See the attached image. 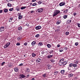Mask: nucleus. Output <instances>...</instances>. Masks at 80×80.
<instances>
[{
  "label": "nucleus",
  "mask_w": 80,
  "mask_h": 80,
  "mask_svg": "<svg viewBox=\"0 0 80 80\" xmlns=\"http://www.w3.org/2000/svg\"><path fill=\"white\" fill-rule=\"evenodd\" d=\"M52 57H53V55H49L48 56L47 58H50Z\"/></svg>",
  "instance_id": "obj_20"
},
{
  "label": "nucleus",
  "mask_w": 80,
  "mask_h": 80,
  "mask_svg": "<svg viewBox=\"0 0 80 80\" xmlns=\"http://www.w3.org/2000/svg\"><path fill=\"white\" fill-rule=\"evenodd\" d=\"M34 12V11H32L31 12V13H33Z\"/></svg>",
  "instance_id": "obj_56"
},
{
  "label": "nucleus",
  "mask_w": 80,
  "mask_h": 80,
  "mask_svg": "<svg viewBox=\"0 0 80 80\" xmlns=\"http://www.w3.org/2000/svg\"><path fill=\"white\" fill-rule=\"evenodd\" d=\"M37 11H38V12L41 13V12H42L43 11V8H38L37 9Z\"/></svg>",
  "instance_id": "obj_2"
},
{
  "label": "nucleus",
  "mask_w": 80,
  "mask_h": 80,
  "mask_svg": "<svg viewBox=\"0 0 80 80\" xmlns=\"http://www.w3.org/2000/svg\"><path fill=\"white\" fill-rule=\"evenodd\" d=\"M42 3L43 2H42L39 1L38 2V3L39 4V5H40V4H41V3Z\"/></svg>",
  "instance_id": "obj_36"
},
{
  "label": "nucleus",
  "mask_w": 80,
  "mask_h": 80,
  "mask_svg": "<svg viewBox=\"0 0 80 80\" xmlns=\"http://www.w3.org/2000/svg\"><path fill=\"white\" fill-rule=\"evenodd\" d=\"M20 44L19 42H18L16 44V45H20Z\"/></svg>",
  "instance_id": "obj_52"
},
{
  "label": "nucleus",
  "mask_w": 80,
  "mask_h": 80,
  "mask_svg": "<svg viewBox=\"0 0 80 80\" xmlns=\"http://www.w3.org/2000/svg\"><path fill=\"white\" fill-rule=\"evenodd\" d=\"M68 10L66 9V10H65V13H67V12H68Z\"/></svg>",
  "instance_id": "obj_51"
},
{
  "label": "nucleus",
  "mask_w": 80,
  "mask_h": 80,
  "mask_svg": "<svg viewBox=\"0 0 80 80\" xmlns=\"http://www.w3.org/2000/svg\"><path fill=\"white\" fill-rule=\"evenodd\" d=\"M26 72H30V69L29 68L27 69L26 70Z\"/></svg>",
  "instance_id": "obj_32"
},
{
  "label": "nucleus",
  "mask_w": 80,
  "mask_h": 80,
  "mask_svg": "<svg viewBox=\"0 0 80 80\" xmlns=\"http://www.w3.org/2000/svg\"><path fill=\"white\" fill-rule=\"evenodd\" d=\"M53 51L52 50L51 51H50L49 53H50V54H51V53H53Z\"/></svg>",
  "instance_id": "obj_40"
},
{
  "label": "nucleus",
  "mask_w": 80,
  "mask_h": 80,
  "mask_svg": "<svg viewBox=\"0 0 80 80\" xmlns=\"http://www.w3.org/2000/svg\"><path fill=\"white\" fill-rule=\"evenodd\" d=\"M77 78H77V77H75L73 78L74 80H76V79H77Z\"/></svg>",
  "instance_id": "obj_46"
},
{
  "label": "nucleus",
  "mask_w": 80,
  "mask_h": 80,
  "mask_svg": "<svg viewBox=\"0 0 80 80\" xmlns=\"http://www.w3.org/2000/svg\"><path fill=\"white\" fill-rule=\"evenodd\" d=\"M35 1H37V0H32V2H34Z\"/></svg>",
  "instance_id": "obj_57"
},
{
  "label": "nucleus",
  "mask_w": 80,
  "mask_h": 80,
  "mask_svg": "<svg viewBox=\"0 0 80 80\" xmlns=\"http://www.w3.org/2000/svg\"><path fill=\"white\" fill-rule=\"evenodd\" d=\"M22 16H21V15H20V16H19V17H18V19H21V18H22Z\"/></svg>",
  "instance_id": "obj_38"
},
{
  "label": "nucleus",
  "mask_w": 80,
  "mask_h": 80,
  "mask_svg": "<svg viewBox=\"0 0 80 80\" xmlns=\"http://www.w3.org/2000/svg\"><path fill=\"white\" fill-rule=\"evenodd\" d=\"M71 22H72V20H68L67 21V23H68V24H70Z\"/></svg>",
  "instance_id": "obj_15"
},
{
  "label": "nucleus",
  "mask_w": 80,
  "mask_h": 80,
  "mask_svg": "<svg viewBox=\"0 0 80 80\" xmlns=\"http://www.w3.org/2000/svg\"><path fill=\"white\" fill-rule=\"evenodd\" d=\"M27 44H28V43H27V42H25L24 43V45H27Z\"/></svg>",
  "instance_id": "obj_49"
},
{
  "label": "nucleus",
  "mask_w": 80,
  "mask_h": 80,
  "mask_svg": "<svg viewBox=\"0 0 80 80\" xmlns=\"http://www.w3.org/2000/svg\"><path fill=\"white\" fill-rule=\"evenodd\" d=\"M18 15H19V16H20V15H21V13H19L18 14Z\"/></svg>",
  "instance_id": "obj_62"
},
{
  "label": "nucleus",
  "mask_w": 80,
  "mask_h": 80,
  "mask_svg": "<svg viewBox=\"0 0 80 80\" xmlns=\"http://www.w3.org/2000/svg\"><path fill=\"white\" fill-rule=\"evenodd\" d=\"M27 77H29V75L28 74V75H27Z\"/></svg>",
  "instance_id": "obj_63"
},
{
  "label": "nucleus",
  "mask_w": 80,
  "mask_h": 80,
  "mask_svg": "<svg viewBox=\"0 0 80 80\" xmlns=\"http://www.w3.org/2000/svg\"><path fill=\"white\" fill-rule=\"evenodd\" d=\"M74 16H75V15H77V13L74 12L73 13Z\"/></svg>",
  "instance_id": "obj_50"
},
{
  "label": "nucleus",
  "mask_w": 80,
  "mask_h": 80,
  "mask_svg": "<svg viewBox=\"0 0 80 80\" xmlns=\"http://www.w3.org/2000/svg\"><path fill=\"white\" fill-rule=\"evenodd\" d=\"M22 39V37L19 36L17 40L18 41H20Z\"/></svg>",
  "instance_id": "obj_14"
},
{
  "label": "nucleus",
  "mask_w": 80,
  "mask_h": 80,
  "mask_svg": "<svg viewBox=\"0 0 80 80\" xmlns=\"http://www.w3.org/2000/svg\"><path fill=\"white\" fill-rule=\"evenodd\" d=\"M65 5V3L63 2H62L59 4V6L60 7H62V6H63V5Z\"/></svg>",
  "instance_id": "obj_5"
},
{
  "label": "nucleus",
  "mask_w": 80,
  "mask_h": 80,
  "mask_svg": "<svg viewBox=\"0 0 80 80\" xmlns=\"http://www.w3.org/2000/svg\"><path fill=\"white\" fill-rule=\"evenodd\" d=\"M2 12L3 10H0V13H2Z\"/></svg>",
  "instance_id": "obj_55"
},
{
  "label": "nucleus",
  "mask_w": 80,
  "mask_h": 80,
  "mask_svg": "<svg viewBox=\"0 0 80 80\" xmlns=\"http://www.w3.org/2000/svg\"><path fill=\"white\" fill-rule=\"evenodd\" d=\"M41 59L40 58H38L36 60L37 62H40L41 61Z\"/></svg>",
  "instance_id": "obj_12"
},
{
  "label": "nucleus",
  "mask_w": 80,
  "mask_h": 80,
  "mask_svg": "<svg viewBox=\"0 0 80 80\" xmlns=\"http://www.w3.org/2000/svg\"><path fill=\"white\" fill-rule=\"evenodd\" d=\"M50 61L52 62V63H53L54 62H55V60L53 59H51Z\"/></svg>",
  "instance_id": "obj_35"
},
{
  "label": "nucleus",
  "mask_w": 80,
  "mask_h": 80,
  "mask_svg": "<svg viewBox=\"0 0 80 80\" xmlns=\"http://www.w3.org/2000/svg\"><path fill=\"white\" fill-rule=\"evenodd\" d=\"M47 46L48 47V48H50V47H51V45L48 44H47Z\"/></svg>",
  "instance_id": "obj_26"
},
{
  "label": "nucleus",
  "mask_w": 80,
  "mask_h": 80,
  "mask_svg": "<svg viewBox=\"0 0 80 80\" xmlns=\"http://www.w3.org/2000/svg\"><path fill=\"white\" fill-rule=\"evenodd\" d=\"M78 27H79V28L80 27V24H78Z\"/></svg>",
  "instance_id": "obj_58"
},
{
  "label": "nucleus",
  "mask_w": 80,
  "mask_h": 80,
  "mask_svg": "<svg viewBox=\"0 0 80 80\" xmlns=\"http://www.w3.org/2000/svg\"><path fill=\"white\" fill-rule=\"evenodd\" d=\"M5 62H2V63L1 64V66H3V65H4V64H5Z\"/></svg>",
  "instance_id": "obj_37"
},
{
  "label": "nucleus",
  "mask_w": 80,
  "mask_h": 80,
  "mask_svg": "<svg viewBox=\"0 0 80 80\" xmlns=\"http://www.w3.org/2000/svg\"><path fill=\"white\" fill-rule=\"evenodd\" d=\"M78 6L79 7H80V4L78 5Z\"/></svg>",
  "instance_id": "obj_64"
},
{
  "label": "nucleus",
  "mask_w": 80,
  "mask_h": 80,
  "mask_svg": "<svg viewBox=\"0 0 80 80\" xmlns=\"http://www.w3.org/2000/svg\"><path fill=\"white\" fill-rule=\"evenodd\" d=\"M64 61V59H61L60 61H59V64L60 65H62V64H61Z\"/></svg>",
  "instance_id": "obj_3"
},
{
  "label": "nucleus",
  "mask_w": 80,
  "mask_h": 80,
  "mask_svg": "<svg viewBox=\"0 0 80 80\" xmlns=\"http://www.w3.org/2000/svg\"><path fill=\"white\" fill-rule=\"evenodd\" d=\"M73 67H77V64H73Z\"/></svg>",
  "instance_id": "obj_25"
},
{
  "label": "nucleus",
  "mask_w": 80,
  "mask_h": 80,
  "mask_svg": "<svg viewBox=\"0 0 80 80\" xmlns=\"http://www.w3.org/2000/svg\"><path fill=\"white\" fill-rule=\"evenodd\" d=\"M73 63H71L69 65V67H73Z\"/></svg>",
  "instance_id": "obj_23"
},
{
  "label": "nucleus",
  "mask_w": 80,
  "mask_h": 80,
  "mask_svg": "<svg viewBox=\"0 0 80 80\" xmlns=\"http://www.w3.org/2000/svg\"><path fill=\"white\" fill-rule=\"evenodd\" d=\"M41 28H42V27L40 26H38L35 27L36 30H40Z\"/></svg>",
  "instance_id": "obj_4"
},
{
  "label": "nucleus",
  "mask_w": 80,
  "mask_h": 80,
  "mask_svg": "<svg viewBox=\"0 0 80 80\" xmlns=\"http://www.w3.org/2000/svg\"><path fill=\"white\" fill-rule=\"evenodd\" d=\"M61 23V21L59 20V21H58L56 22V24H57V25H59L60 23Z\"/></svg>",
  "instance_id": "obj_13"
},
{
  "label": "nucleus",
  "mask_w": 80,
  "mask_h": 80,
  "mask_svg": "<svg viewBox=\"0 0 80 80\" xmlns=\"http://www.w3.org/2000/svg\"><path fill=\"white\" fill-rule=\"evenodd\" d=\"M18 30H22V28L21 26L19 27L18 28Z\"/></svg>",
  "instance_id": "obj_29"
},
{
  "label": "nucleus",
  "mask_w": 80,
  "mask_h": 80,
  "mask_svg": "<svg viewBox=\"0 0 80 80\" xmlns=\"http://www.w3.org/2000/svg\"><path fill=\"white\" fill-rule=\"evenodd\" d=\"M12 19H13V18H10L9 19V22H11L12 21Z\"/></svg>",
  "instance_id": "obj_39"
},
{
  "label": "nucleus",
  "mask_w": 80,
  "mask_h": 80,
  "mask_svg": "<svg viewBox=\"0 0 80 80\" xmlns=\"http://www.w3.org/2000/svg\"><path fill=\"white\" fill-rule=\"evenodd\" d=\"M75 46H77L78 45V42H76L75 43Z\"/></svg>",
  "instance_id": "obj_42"
},
{
  "label": "nucleus",
  "mask_w": 80,
  "mask_h": 80,
  "mask_svg": "<svg viewBox=\"0 0 80 80\" xmlns=\"http://www.w3.org/2000/svg\"><path fill=\"white\" fill-rule=\"evenodd\" d=\"M61 64H62L64 66V65H67V62L66 61L64 62H62V63Z\"/></svg>",
  "instance_id": "obj_9"
},
{
  "label": "nucleus",
  "mask_w": 80,
  "mask_h": 80,
  "mask_svg": "<svg viewBox=\"0 0 80 80\" xmlns=\"http://www.w3.org/2000/svg\"><path fill=\"white\" fill-rule=\"evenodd\" d=\"M32 56L33 57H35V56H37V55L33 53H32Z\"/></svg>",
  "instance_id": "obj_17"
},
{
  "label": "nucleus",
  "mask_w": 80,
  "mask_h": 80,
  "mask_svg": "<svg viewBox=\"0 0 80 80\" xmlns=\"http://www.w3.org/2000/svg\"><path fill=\"white\" fill-rule=\"evenodd\" d=\"M23 65V64L22 63L20 64L19 65V66H22V65Z\"/></svg>",
  "instance_id": "obj_53"
},
{
  "label": "nucleus",
  "mask_w": 80,
  "mask_h": 80,
  "mask_svg": "<svg viewBox=\"0 0 80 80\" xmlns=\"http://www.w3.org/2000/svg\"><path fill=\"white\" fill-rule=\"evenodd\" d=\"M10 42H8L7 43V44H7V45L8 46H9V45H10Z\"/></svg>",
  "instance_id": "obj_45"
},
{
  "label": "nucleus",
  "mask_w": 80,
  "mask_h": 80,
  "mask_svg": "<svg viewBox=\"0 0 80 80\" xmlns=\"http://www.w3.org/2000/svg\"><path fill=\"white\" fill-rule=\"evenodd\" d=\"M61 74H64L65 73V70H61L60 72Z\"/></svg>",
  "instance_id": "obj_11"
},
{
  "label": "nucleus",
  "mask_w": 80,
  "mask_h": 80,
  "mask_svg": "<svg viewBox=\"0 0 80 80\" xmlns=\"http://www.w3.org/2000/svg\"><path fill=\"white\" fill-rule=\"evenodd\" d=\"M63 48H61V49H60L59 52H62L63 51Z\"/></svg>",
  "instance_id": "obj_31"
},
{
  "label": "nucleus",
  "mask_w": 80,
  "mask_h": 80,
  "mask_svg": "<svg viewBox=\"0 0 80 80\" xmlns=\"http://www.w3.org/2000/svg\"><path fill=\"white\" fill-rule=\"evenodd\" d=\"M42 77H43L45 78L46 77H47V73H45L44 74L42 75Z\"/></svg>",
  "instance_id": "obj_19"
},
{
  "label": "nucleus",
  "mask_w": 80,
  "mask_h": 80,
  "mask_svg": "<svg viewBox=\"0 0 80 80\" xmlns=\"http://www.w3.org/2000/svg\"><path fill=\"white\" fill-rule=\"evenodd\" d=\"M73 74H69L68 75L69 77L70 78V77H73Z\"/></svg>",
  "instance_id": "obj_21"
},
{
  "label": "nucleus",
  "mask_w": 80,
  "mask_h": 80,
  "mask_svg": "<svg viewBox=\"0 0 80 80\" xmlns=\"http://www.w3.org/2000/svg\"><path fill=\"white\" fill-rule=\"evenodd\" d=\"M40 37V34H37L35 36V37H36V38H38V37Z\"/></svg>",
  "instance_id": "obj_33"
},
{
  "label": "nucleus",
  "mask_w": 80,
  "mask_h": 80,
  "mask_svg": "<svg viewBox=\"0 0 80 80\" xmlns=\"http://www.w3.org/2000/svg\"><path fill=\"white\" fill-rule=\"evenodd\" d=\"M18 7H16V10H17V11H19V10H20V8H18V9H17Z\"/></svg>",
  "instance_id": "obj_48"
},
{
  "label": "nucleus",
  "mask_w": 80,
  "mask_h": 80,
  "mask_svg": "<svg viewBox=\"0 0 80 80\" xmlns=\"http://www.w3.org/2000/svg\"><path fill=\"white\" fill-rule=\"evenodd\" d=\"M68 34H69V32H67L65 33V34L66 35H68Z\"/></svg>",
  "instance_id": "obj_44"
},
{
  "label": "nucleus",
  "mask_w": 80,
  "mask_h": 80,
  "mask_svg": "<svg viewBox=\"0 0 80 80\" xmlns=\"http://www.w3.org/2000/svg\"><path fill=\"white\" fill-rule=\"evenodd\" d=\"M32 80H35V78H33L32 79Z\"/></svg>",
  "instance_id": "obj_61"
},
{
  "label": "nucleus",
  "mask_w": 80,
  "mask_h": 80,
  "mask_svg": "<svg viewBox=\"0 0 80 80\" xmlns=\"http://www.w3.org/2000/svg\"><path fill=\"white\" fill-rule=\"evenodd\" d=\"M8 10L7 9H4V13H7L8 12Z\"/></svg>",
  "instance_id": "obj_16"
},
{
  "label": "nucleus",
  "mask_w": 80,
  "mask_h": 80,
  "mask_svg": "<svg viewBox=\"0 0 80 80\" xmlns=\"http://www.w3.org/2000/svg\"><path fill=\"white\" fill-rule=\"evenodd\" d=\"M68 17H67V15H65L63 16V18H64V19H65L67 18Z\"/></svg>",
  "instance_id": "obj_27"
},
{
  "label": "nucleus",
  "mask_w": 80,
  "mask_h": 80,
  "mask_svg": "<svg viewBox=\"0 0 80 80\" xmlns=\"http://www.w3.org/2000/svg\"><path fill=\"white\" fill-rule=\"evenodd\" d=\"M57 47H60V44H58L57 45Z\"/></svg>",
  "instance_id": "obj_59"
},
{
  "label": "nucleus",
  "mask_w": 80,
  "mask_h": 80,
  "mask_svg": "<svg viewBox=\"0 0 80 80\" xmlns=\"http://www.w3.org/2000/svg\"><path fill=\"white\" fill-rule=\"evenodd\" d=\"M48 50H47V49H45V50H44L45 53H47V52H47Z\"/></svg>",
  "instance_id": "obj_47"
},
{
  "label": "nucleus",
  "mask_w": 80,
  "mask_h": 80,
  "mask_svg": "<svg viewBox=\"0 0 80 80\" xmlns=\"http://www.w3.org/2000/svg\"><path fill=\"white\" fill-rule=\"evenodd\" d=\"M13 10V8H11L9 9V11H10V12H12V11Z\"/></svg>",
  "instance_id": "obj_43"
},
{
  "label": "nucleus",
  "mask_w": 80,
  "mask_h": 80,
  "mask_svg": "<svg viewBox=\"0 0 80 80\" xmlns=\"http://www.w3.org/2000/svg\"><path fill=\"white\" fill-rule=\"evenodd\" d=\"M21 78H25V76L23 75V74H22L21 75Z\"/></svg>",
  "instance_id": "obj_22"
},
{
  "label": "nucleus",
  "mask_w": 80,
  "mask_h": 80,
  "mask_svg": "<svg viewBox=\"0 0 80 80\" xmlns=\"http://www.w3.org/2000/svg\"><path fill=\"white\" fill-rule=\"evenodd\" d=\"M43 45V43H42V42H39L38 44V46H42V45Z\"/></svg>",
  "instance_id": "obj_10"
},
{
  "label": "nucleus",
  "mask_w": 80,
  "mask_h": 80,
  "mask_svg": "<svg viewBox=\"0 0 80 80\" xmlns=\"http://www.w3.org/2000/svg\"><path fill=\"white\" fill-rule=\"evenodd\" d=\"M36 5H37V3H34L32 5V6H36Z\"/></svg>",
  "instance_id": "obj_34"
},
{
  "label": "nucleus",
  "mask_w": 80,
  "mask_h": 80,
  "mask_svg": "<svg viewBox=\"0 0 80 80\" xmlns=\"http://www.w3.org/2000/svg\"><path fill=\"white\" fill-rule=\"evenodd\" d=\"M26 26H27V27H29V24H28V23H27L26 24Z\"/></svg>",
  "instance_id": "obj_54"
},
{
  "label": "nucleus",
  "mask_w": 80,
  "mask_h": 80,
  "mask_svg": "<svg viewBox=\"0 0 80 80\" xmlns=\"http://www.w3.org/2000/svg\"><path fill=\"white\" fill-rule=\"evenodd\" d=\"M47 67H48L49 70H50V69H51V68H52V65H50L49 64H47Z\"/></svg>",
  "instance_id": "obj_7"
},
{
  "label": "nucleus",
  "mask_w": 80,
  "mask_h": 80,
  "mask_svg": "<svg viewBox=\"0 0 80 80\" xmlns=\"http://www.w3.org/2000/svg\"><path fill=\"white\" fill-rule=\"evenodd\" d=\"M36 43V42L35 41H33L31 43V45L32 46H33L34 45H35Z\"/></svg>",
  "instance_id": "obj_18"
},
{
  "label": "nucleus",
  "mask_w": 80,
  "mask_h": 80,
  "mask_svg": "<svg viewBox=\"0 0 80 80\" xmlns=\"http://www.w3.org/2000/svg\"><path fill=\"white\" fill-rule=\"evenodd\" d=\"M65 50H67V49H68V48L67 47H65Z\"/></svg>",
  "instance_id": "obj_60"
},
{
  "label": "nucleus",
  "mask_w": 80,
  "mask_h": 80,
  "mask_svg": "<svg viewBox=\"0 0 80 80\" xmlns=\"http://www.w3.org/2000/svg\"><path fill=\"white\" fill-rule=\"evenodd\" d=\"M60 12V10H55L54 13L53 14V17H55V16H56L57 15H58V14Z\"/></svg>",
  "instance_id": "obj_1"
},
{
  "label": "nucleus",
  "mask_w": 80,
  "mask_h": 80,
  "mask_svg": "<svg viewBox=\"0 0 80 80\" xmlns=\"http://www.w3.org/2000/svg\"><path fill=\"white\" fill-rule=\"evenodd\" d=\"M27 8V7L24 6V7H21V10H23V9H25V8Z\"/></svg>",
  "instance_id": "obj_24"
},
{
  "label": "nucleus",
  "mask_w": 80,
  "mask_h": 80,
  "mask_svg": "<svg viewBox=\"0 0 80 80\" xmlns=\"http://www.w3.org/2000/svg\"><path fill=\"white\" fill-rule=\"evenodd\" d=\"M58 73V72L57 71L55 72H54V75H57Z\"/></svg>",
  "instance_id": "obj_28"
},
{
  "label": "nucleus",
  "mask_w": 80,
  "mask_h": 80,
  "mask_svg": "<svg viewBox=\"0 0 80 80\" xmlns=\"http://www.w3.org/2000/svg\"><path fill=\"white\" fill-rule=\"evenodd\" d=\"M14 71L16 72H17L18 71V68L17 67L15 68L14 69Z\"/></svg>",
  "instance_id": "obj_8"
},
{
  "label": "nucleus",
  "mask_w": 80,
  "mask_h": 80,
  "mask_svg": "<svg viewBox=\"0 0 80 80\" xmlns=\"http://www.w3.org/2000/svg\"><path fill=\"white\" fill-rule=\"evenodd\" d=\"M8 46H8V45L7 44H6V45H4V48H7V47H8Z\"/></svg>",
  "instance_id": "obj_30"
},
{
  "label": "nucleus",
  "mask_w": 80,
  "mask_h": 80,
  "mask_svg": "<svg viewBox=\"0 0 80 80\" xmlns=\"http://www.w3.org/2000/svg\"><path fill=\"white\" fill-rule=\"evenodd\" d=\"M8 7H11V6H12V4H10V3H8Z\"/></svg>",
  "instance_id": "obj_41"
},
{
  "label": "nucleus",
  "mask_w": 80,
  "mask_h": 80,
  "mask_svg": "<svg viewBox=\"0 0 80 80\" xmlns=\"http://www.w3.org/2000/svg\"><path fill=\"white\" fill-rule=\"evenodd\" d=\"M5 30L4 29V27H2L0 28V32H3V31H4Z\"/></svg>",
  "instance_id": "obj_6"
}]
</instances>
